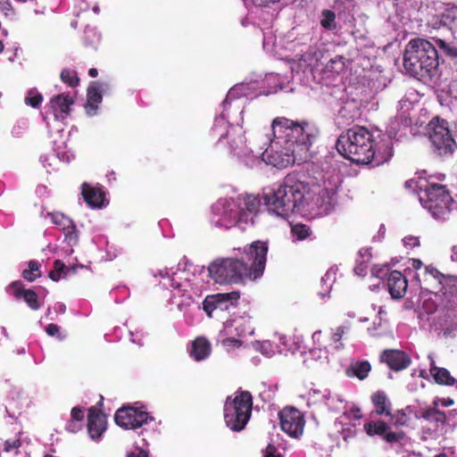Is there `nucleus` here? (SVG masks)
Here are the masks:
<instances>
[{
	"label": "nucleus",
	"mask_w": 457,
	"mask_h": 457,
	"mask_svg": "<svg viewBox=\"0 0 457 457\" xmlns=\"http://www.w3.org/2000/svg\"><path fill=\"white\" fill-rule=\"evenodd\" d=\"M273 133L278 138H284L285 152L274 150L278 142H271L270 147L262 154L267 163L278 168L293 164L296 158H303L320 136L318 127L309 121H295L286 117H277L272 121ZM307 155L304 156L306 158Z\"/></svg>",
	"instance_id": "nucleus-1"
},
{
	"label": "nucleus",
	"mask_w": 457,
	"mask_h": 457,
	"mask_svg": "<svg viewBox=\"0 0 457 457\" xmlns=\"http://www.w3.org/2000/svg\"><path fill=\"white\" fill-rule=\"evenodd\" d=\"M336 147L342 156L358 164L379 166L393 156L392 139L383 136L377 142L373 134L362 126H354L341 134Z\"/></svg>",
	"instance_id": "nucleus-2"
},
{
	"label": "nucleus",
	"mask_w": 457,
	"mask_h": 457,
	"mask_svg": "<svg viewBox=\"0 0 457 457\" xmlns=\"http://www.w3.org/2000/svg\"><path fill=\"white\" fill-rule=\"evenodd\" d=\"M263 199L270 212L284 218L295 212H318L322 203L319 195L293 177L285 178L281 184L265 193Z\"/></svg>",
	"instance_id": "nucleus-3"
},
{
	"label": "nucleus",
	"mask_w": 457,
	"mask_h": 457,
	"mask_svg": "<svg viewBox=\"0 0 457 457\" xmlns=\"http://www.w3.org/2000/svg\"><path fill=\"white\" fill-rule=\"evenodd\" d=\"M440 55L430 40L416 37L408 42L403 54V67L411 76L432 79L436 75Z\"/></svg>",
	"instance_id": "nucleus-4"
},
{
	"label": "nucleus",
	"mask_w": 457,
	"mask_h": 457,
	"mask_svg": "<svg viewBox=\"0 0 457 457\" xmlns=\"http://www.w3.org/2000/svg\"><path fill=\"white\" fill-rule=\"evenodd\" d=\"M210 277L219 284H244L253 280L244 258H223L212 262L208 268Z\"/></svg>",
	"instance_id": "nucleus-5"
},
{
	"label": "nucleus",
	"mask_w": 457,
	"mask_h": 457,
	"mask_svg": "<svg viewBox=\"0 0 457 457\" xmlns=\"http://www.w3.org/2000/svg\"><path fill=\"white\" fill-rule=\"evenodd\" d=\"M253 408V396L248 391H237L224 403V420L228 428L239 432L248 423Z\"/></svg>",
	"instance_id": "nucleus-6"
},
{
	"label": "nucleus",
	"mask_w": 457,
	"mask_h": 457,
	"mask_svg": "<svg viewBox=\"0 0 457 457\" xmlns=\"http://www.w3.org/2000/svg\"><path fill=\"white\" fill-rule=\"evenodd\" d=\"M420 204L436 218L448 220L453 200L446 186L437 183H428L419 195Z\"/></svg>",
	"instance_id": "nucleus-7"
},
{
	"label": "nucleus",
	"mask_w": 457,
	"mask_h": 457,
	"mask_svg": "<svg viewBox=\"0 0 457 457\" xmlns=\"http://www.w3.org/2000/svg\"><path fill=\"white\" fill-rule=\"evenodd\" d=\"M429 139L438 154H451L456 146L446 120L434 117L428 125Z\"/></svg>",
	"instance_id": "nucleus-8"
},
{
	"label": "nucleus",
	"mask_w": 457,
	"mask_h": 457,
	"mask_svg": "<svg viewBox=\"0 0 457 457\" xmlns=\"http://www.w3.org/2000/svg\"><path fill=\"white\" fill-rule=\"evenodd\" d=\"M268 250V243L260 240L244 248L245 257H242L248 263V270L253 280L261 278L264 272Z\"/></svg>",
	"instance_id": "nucleus-9"
},
{
	"label": "nucleus",
	"mask_w": 457,
	"mask_h": 457,
	"mask_svg": "<svg viewBox=\"0 0 457 457\" xmlns=\"http://www.w3.org/2000/svg\"><path fill=\"white\" fill-rule=\"evenodd\" d=\"M268 250V243L260 240L244 248L245 257H242L248 263V270L253 280L261 278L264 272Z\"/></svg>",
	"instance_id": "nucleus-10"
},
{
	"label": "nucleus",
	"mask_w": 457,
	"mask_h": 457,
	"mask_svg": "<svg viewBox=\"0 0 457 457\" xmlns=\"http://www.w3.org/2000/svg\"><path fill=\"white\" fill-rule=\"evenodd\" d=\"M371 274L386 281L387 290L393 299H402L407 291L408 281L399 270H390L388 266H374Z\"/></svg>",
	"instance_id": "nucleus-11"
},
{
	"label": "nucleus",
	"mask_w": 457,
	"mask_h": 457,
	"mask_svg": "<svg viewBox=\"0 0 457 457\" xmlns=\"http://www.w3.org/2000/svg\"><path fill=\"white\" fill-rule=\"evenodd\" d=\"M363 430L369 436H378L387 444H400L406 438L403 430L393 431L388 423L382 420H370L364 423Z\"/></svg>",
	"instance_id": "nucleus-12"
},
{
	"label": "nucleus",
	"mask_w": 457,
	"mask_h": 457,
	"mask_svg": "<svg viewBox=\"0 0 457 457\" xmlns=\"http://www.w3.org/2000/svg\"><path fill=\"white\" fill-rule=\"evenodd\" d=\"M281 430L293 438L303 435L305 419L303 412L295 407H286L278 413Z\"/></svg>",
	"instance_id": "nucleus-13"
},
{
	"label": "nucleus",
	"mask_w": 457,
	"mask_h": 457,
	"mask_svg": "<svg viewBox=\"0 0 457 457\" xmlns=\"http://www.w3.org/2000/svg\"><path fill=\"white\" fill-rule=\"evenodd\" d=\"M153 417L145 411L133 406H123L116 410V425L125 429H136L142 427Z\"/></svg>",
	"instance_id": "nucleus-14"
},
{
	"label": "nucleus",
	"mask_w": 457,
	"mask_h": 457,
	"mask_svg": "<svg viewBox=\"0 0 457 457\" xmlns=\"http://www.w3.org/2000/svg\"><path fill=\"white\" fill-rule=\"evenodd\" d=\"M239 298V291L207 295L203 302V309L209 317H212V312L216 310L228 311L231 307H235Z\"/></svg>",
	"instance_id": "nucleus-15"
},
{
	"label": "nucleus",
	"mask_w": 457,
	"mask_h": 457,
	"mask_svg": "<svg viewBox=\"0 0 457 457\" xmlns=\"http://www.w3.org/2000/svg\"><path fill=\"white\" fill-rule=\"evenodd\" d=\"M220 227L230 228L240 226L242 223H247V212H245L241 204L228 202L218 220Z\"/></svg>",
	"instance_id": "nucleus-16"
},
{
	"label": "nucleus",
	"mask_w": 457,
	"mask_h": 457,
	"mask_svg": "<svg viewBox=\"0 0 457 457\" xmlns=\"http://www.w3.org/2000/svg\"><path fill=\"white\" fill-rule=\"evenodd\" d=\"M379 360L395 371H400L407 369L411 363V359L408 353L401 350L386 349L380 354Z\"/></svg>",
	"instance_id": "nucleus-17"
},
{
	"label": "nucleus",
	"mask_w": 457,
	"mask_h": 457,
	"mask_svg": "<svg viewBox=\"0 0 457 457\" xmlns=\"http://www.w3.org/2000/svg\"><path fill=\"white\" fill-rule=\"evenodd\" d=\"M81 195L84 201L92 209H101L109 204L102 188L93 187L87 182L81 186Z\"/></svg>",
	"instance_id": "nucleus-18"
},
{
	"label": "nucleus",
	"mask_w": 457,
	"mask_h": 457,
	"mask_svg": "<svg viewBox=\"0 0 457 457\" xmlns=\"http://www.w3.org/2000/svg\"><path fill=\"white\" fill-rule=\"evenodd\" d=\"M47 215L50 216L52 222L62 230L65 241H67L68 244H77L78 231L72 220L62 212H53L48 213Z\"/></svg>",
	"instance_id": "nucleus-19"
},
{
	"label": "nucleus",
	"mask_w": 457,
	"mask_h": 457,
	"mask_svg": "<svg viewBox=\"0 0 457 457\" xmlns=\"http://www.w3.org/2000/svg\"><path fill=\"white\" fill-rule=\"evenodd\" d=\"M106 425L107 421L104 413L96 406L90 407L87 415V431L91 438L96 439L100 437L105 431Z\"/></svg>",
	"instance_id": "nucleus-20"
},
{
	"label": "nucleus",
	"mask_w": 457,
	"mask_h": 457,
	"mask_svg": "<svg viewBox=\"0 0 457 457\" xmlns=\"http://www.w3.org/2000/svg\"><path fill=\"white\" fill-rule=\"evenodd\" d=\"M8 288L10 291H12V294L17 300L22 298L31 310L37 311L40 309L41 303L37 293L32 289H25L21 280L12 282Z\"/></svg>",
	"instance_id": "nucleus-21"
},
{
	"label": "nucleus",
	"mask_w": 457,
	"mask_h": 457,
	"mask_svg": "<svg viewBox=\"0 0 457 457\" xmlns=\"http://www.w3.org/2000/svg\"><path fill=\"white\" fill-rule=\"evenodd\" d=\"M374 410L370 412V418L377 416H391V403L383 391H377L371 395Z\"/></svg>",
	"instance_id": "nucleus-22"
},
{
	"label": "nucleus",
	"mask_w": 457,
	"mask_h": 457,
	"mask_svg": "<svg viewBox=\"0 0 457 457\" xmlns=\"http://www.w3.org/2000/svg\"><path fill=\"white\" fill-rule=\"evenodd\" d=\"M212 347L210 342L203 337H196L191 344L189 355L196 361H201L209 357Z\"/></svg>",
	"instance_id": "nucleus-23"
},
{
	"label": "nucleus",
	"mask_w": 457,
	"mask_h": 457,
	"mask_svg": "<svg viewBox=\"0 0 457 457\" xmlns=\"http://www.w3.org/2000/svg\"><path fill=\"white\" fill-rule=\"evenodd\" d=\"M438 50L440 58L445 56L450 59L457 58V46L454 41L439 37H431L429 39Z\"/></svg>",
	"instance_id": "nucleus-24"
},
{
	"label": "nucleus",
	"mask_w": 457,
	"mask_h": 457,
	"mask_svg": "<svg viewBox=\"0 0 457 457\" xmlns=\"http://www.w3.org/2000/svg\"><path fill=\"white\" fill-rule=\"evenodd\" d=\"M74 104L73 98L70 95L60 94L51 98L50 107L54 112L56 118L59 117L58 112L61 114L69 115L71 112V106Z\"/></svg>",
	"instance_id": "nucleus-25"
},
{
	"label": "nucleus",
	"mask_w": 457,
	"mask_h": 457,
	"mask_svg": "<svg viewBox=\"0 0 457 457\" xmlns=\"http://www.w3.org/2000/svg\"><path fill=\"white\" fill-rule=\"evenodd\" d=\"M102 85L98 81L91 82L87 90L86 108L87 112H96L98 108V104L102 102Z\"/></svg>",
	"instance_id": "nucleus-26"
},
{
	"label": "nucleus",
	"mask_w": 457,
	"mask_h": 457,
	"mask_svg": "<svg viewBox=\"0 0 457 457\" xmlns=\"http://www.w3.org/2000/svg\"><path fill=\"white\" fill-rule=\"evenodd\" d=\"M85 410L75 406L71 411V419L65 423V430L69 433H77L83 428Z\"/></svg>",
	"instance_id": "nucleus-27"
},
{
	"label": "nucleus",
	"mask_w": 457,
	"mask_h": 457,
	"mask_svg": "<svg viewBox=\"0 0 457 457\" xmlns=\"http://www.w3.org/2000/svg\"><path fill=\"white\" fill-rule=\"evenodd\" d=\"M371 370V365L368 361H357L346 369L345 373L348 377H356L360 380L368 378Z\"/></svg>",
	"instance_id": "nucleus-28"
},
{
	"label": "nucleus",
	"mask_w": 457,
	"mask_h": 457,
	"mask_svg": "<svg viewBox=\"0 0 457 457\" xmlns=\"http://www.w3.org/2000/svg\"><path fill=\"white\" fill-rule=\"evenodd\" d=\"M420 418L436 425H445L447 421L445 412L438 410L433 404L428 408L423 409L420 413Z\"/></svg>",
	"instance_id": "nucleus-29"
},
{
	"label": "nucleus",
	"mask_w": 457,
	"mask_h": 457,
	"mask_svg": "<svg viewBox=\"0 0 457 457\" xmlns=\"http://www.w3.org/2000/svg\"><path fill=\"white\" fill-rule=\"evenodd\" d=\"M28 266H29V269L24 270L21 273V277L25 280H27L29 282H33L37 278L41 277V272L39 270L40 264L37 261H35V260L29 261Z\"/></svg>",
	"instance_id": "nucleus-30"
},
{
	"label": "nucleus",
	"mask_w": 457,
	"mask_h": 457,
	"mask_svg": "<svg viewBox=\"0 0 457 457\" xmlns=\"http://www.w3.org/2000/svg\"><path fill=\"white\" fill-rule=\"evenodd\" d=\"M345 69V57L337 55L331 58L325 65L324 71L331 73H340Z\"/></svg>",
	"instance_id": "nucleus-31"
},
{
	"label": "nucleus",
	"mask_w": 457,
	"mask_h": 457,
	"mask_svg": "<svg viewBox=\"0 0 457 457\" xmlns=\"http://www.w3.org/2000/svg\"><path fill=\"white\" fill-rule=\"evenodd\" d=\"M440 22L450 29L457 27V7L445 10L441 15Z\"/></svg>",
	"instance_id": "nucleus-32"
},
{
	"label": "nucleus",
	"mask_w": 457,
	"mask_h": 457,
	"mask_svg": "<svg viewBox=\"0 0 457 457\" xmlns=\"http://www.w3.org/2000/svg\"><path fill=\"white\" fill-rule=\"evenodd\" d=\"M245 212H247V221L250 219V215L253 213H256L260 207V200L258 197L254 195H247L245 197L243 201V205Z\"/></svg>",
	"instance_id": "nucleus-33"
},
{
	"label": "nucleus",
	"mask_w": 457,
	"mask_h": 457,
	"mask_svg": "<svg viewBox=\"0 0 457 457\" xmlns=\"http://www.w3.org/2000/svg\"><path fill=\"white\" fill-rule=\"evenodd\" d=\"M61 80L71 87H76L79 84V78L75 71L63 69L60 74Z\"/></svg>",
	"instance_id": "nucleus-34"
},
{
	"label": "nucleus",
	"mask_w": 457,
	"mask_h": 457,
	"mask_svg": "<svg viewBox=\"0 0 457 457\" xmlns=\"http://www.w3.org/2000/svg\"><path fill=\"white\" fill-rule=\"evenodd\" d=\"M291 233L297 240H304L312 235V231L308 225L296 223L291 227Z\"/></svg>",
	"instance_id": "nucleus-35"
},
{
	"label": "nucleus",
	"mask_w": 457,
	"mask_h": 457,
	"mask_svg": "<svg viewBox=\"0 0 457 457\" xmlns=\"http://www.w3.org/2000/svg\"><path fill=\"white\" fill-rule=\"evenodd\" d=\"M70 271V269L61 260H55L54 262V270L49 272V278L53 281H58L62 275L66 276Z\"/></svg>",
	"instance_id": "nucleus-36"
},
{
	"label": "nucleus",
	"mask_w": 457,
	"mask_h": 457,
	"mask_svg": "<svg viewBox=\"0 0 457 457\" xmlns=\"http://www.w3.org/2000/svg\"><path fill=\"white\" fill-rule=\"evenodd\" d=\"M227 127V122L222 118L215 120L212 130L214 136H219V141L222 140L226 137H228Z\"/></svg>",
	"instance_id": "nucleus-37"
},
{
	"label": "nucleus",
	"mask_w": 457,
	"mask_h": 457,
	"mask_svg": "<svg viewBox=\"0 0 457 457\" xmlns=\"http://www.w3.org/2000/svg\"><path fill=\"white\" fill-rule=\"evenodd\" d=\"M322 20L320 21V24L323 28L331 29L335 28L334 22L336 19L335 12L330 10H323L322 11Z\"/></svg>",
	"instance_id": "nucleus-38"
},
{
	"label": "nucleus",
	"mask_w": 457,
	"mask_h": 457,
	"mask_svg": "<svg viewBox=\"0 0 457 457\" xmlns=\"http://www.w3.org/2000/svg\"><path fill=\"white\" fill-rule=\"evenodd\" d=\"M43 101V96L40 93H34L31 90L28 93L25 97V104L30 105L33 108H37L40 105Z\"/></svg>",
	"instance_id": "nucleus-39"
},
{
	"label": "nucleus",
	"mask_w": 457,
	"mask_h": 457,
	"mask_svg": "<svg viewBox=\"0 0 457 457\" xmlns=\"http://www.w3.org/2000/svg\"><path fill=\"white\" fill-rule=\"evenodd\" d=\"M350 329L351 325L349 323L337 327L331 335V340L334 343L340 342L343 337L347 334Z\"/></svg>",
	"instance_id": "nucleus-40"
},
{
	"label": "nucleus",
	"mask_w": 457,
	"mask_h": 457,
	"mask_svg": "<svg viewBox=\"0 0 457 457\" xmlns=\"http://www.w3.org/2000/svg\"><path fill=\"white\" fill-rule=\"evenodd\" d=\"M391 419L395 426H406L409 421V418L403 410H399L395 415L391 414Z\"/></svg>",
	"instance_id": "nucleus-41"
},
{
	"label": "nucleus",
	"mask_w": 457,
	"mask_h": 457,
	"mask_svg": "<svg viewBox=\"0 0 457 457\" xmlns=\"http://www.w3.org/2000/svg\"><path fill=\"white\" fill-rule=\"evenodd\" d=\"M21 445L20 438L8 439L4 444V451L11 452L12 450L18 449Z\"/></svg>",
	"instance_id": "nucleus-42"
},
{
	"label": "nucleus",
	"mask_w": 457,
	"mask_h": 457,
	"mask_svg": "<svg viewBox=\"0 0 457 457\" xmlns=\"http://www.w3.org/2000/svg\"><path fill=\"white\" fill-rule=\"evenodd\" d=\"M368 263L369 262L367 261H358V263L354 268V272L359 276L364 277L367 274Z\"/></svg>",
	"instance_id": "nucleus-43"
},
{
	"label": "nucleus",
	"mask_w": 457,
	"mask_h": 457,
	"mask_svg": "<svg viewBox=\"0 0 457 457\" xmlns=\"http://www.w3.org/2000/svg\"><path fill=\"white\" fill-rule=\"evenodd\" d=\"M453 403H454V401L452 398H439V397H436L432 402V404L434 406H436V407L439 404L442 405L443 407H449V406L453 405Z\"/></svg>",
	"instance_id": "nucleus-44"
},
{
	"label": "nucleus",
	"mask_w": 457,
	"mask_h": 457,
	"mask_svg": "<svg viewBox=\"0 0 457 457\" xmlns=\"http://www.w3.org/2000/svg\"><path fill=\"white\" fill-rule=\"evenodd\" d=\"M263 457H282V455L278 453L274 445L269 444L265 449Z\"/></svg>",
	"instance_id": "nucleus-45"
},
{
	"label": "nucleus",
	"mask_w": 457,
	"mask_h": 457,
	"mask_svg": "<svg viewBox=\"0 0 457 457\" xmlns=\"http://www.w3.org/2000/svg\"><path fill=\"white\" fill-rule=\"evenodd\" d=\"M405 245L410 246L411 248L416 247L420 245V239L414 236H408L403 239Z\"/></svg>",
	"instance_id": "nucleus-46"
},
{
	"label": "nucleus",
	"mask_w": 457,
	"mask_h": 457,
	"mask_svg": "<svg viewBox=\"0 0 457 457\" xmlns=\"http://www.w3.org/2000/svg\"><path fill=\"white\" fill-rule=\"evenodd\" d=\"M426 271L434 278L437 279L439 283H442L441 279L445 278L444 274H442L437 269L434 267H426Z\"/></svg>",
	"instance_id": "nucleus-47"
},
{
	"label": "nucleus",
	"mask_w": 457,
	"mask_h": 457,
	"mask_svg": "<svg viewBox=\"0 0 457 457\" xmlns=\"http://www.w3.org/2000/svg\"><path fill=\"white\" fill-rule=\"evenodd\" d=\"M46 332L51 337L59 336V327L56 324L50 323L46 326Z\"/></svg>",
	"instance_id": "nucleus-48"
},
{
	"label": "nucleus",
	"mask_w": 457,
	"mask_h": 457,
	"mask_svg": "<svg viewBox=\"0 0 457 457\" xmlns=\"http://www.w3.org/2000/svg\"><path fill=\"white\" fill-rule=\"evenodd\" d=\"M359 254L363 261H367L368 262H370L372 254L370 249L368 248H362L359 251Z\"/></svg>",
	"instance_id": "nucleus-49"
},
{
	"label": "nucleus",
	"mask_w": 457,
	"mask_h": 457,
	"mask_svg": "<svg viewBox=\"0 0 457 457\" xmlns=\"http://www.w3.org/2000/svg\"><path fill=\"white\" fill-rule=\"evenodd\" d=\"M127 457H149L148 452L143 449H136V451L128 453Z\"/></svg>",
	"instance_id": "nucleus-50"
},
{
	"label": "nucleus",
	"mask_w": 457,
	"mask_h": 457,
	"mask_svg": "<svg viewBox=\"0 0 457 457\" xmlns=\"http://www.w3.org/2000/svg\"><path fill=\"white\" fill-rule=\"evenodd\" d=\"M253 4L256 6H267L270 4H274L276 2H278L279 0H251Z\"/></svg>",
	"instance_id": "nucleus-51"
},
{
	"label": "nucleus",
	"mask_w": 457,
	"mask_h": 457,
	"mask_svg": "<svg viewBox=\"0 0 457 457\" xmlns=\"http://www.w3.org/2000/svg\"><path fill=\"white\" fill-rule=\"evenodd\" d=\"M170 287L173 289H177L179 295H183V292L181 290V284L179 282L175 281L173 278L170 279Z\"/></svg>",
	"instance_id": "nucleus-52"
},
{
	"label": "nucleus",
	"mask_w": 457,
	"mask_h": 457,
	"mask_svg": "<svg viewBox=\"0 0 457 457\" xmlns=\"http://www.w3.org/2000/svg\"><path fill=\"white\" fill-rule=\"evenodd\" d=\"M224 343L228 345H233V346H239L241 345V342L238 339L232 338V337L226 339L224 341Z\"/></svg>",
	"instance_id": "nucleus-53"
},
{
	"label": "nucleus",
	"mask_w": 457,
	"mask_h": 457,
	"mask_svg": "<svg viewBox=\"0 0 457 457\" xmlns=\"http://www.w3.org/2000/svg\"><path fill=\"white\" fill-rule=\"evenodd\" d=\"M451 260L457 263V245H453L451 248Z\"/></svg>",
	"instance_id": "nucleus-54"
},
{
	"label": "nucleus",
	"mask_w": 457,
	"mask_h": 457,
	"mask_svg": "<svg viewBox=\"0 0 457 457\" xmlns=\"http://www.w3.org/2000/svg\"><path fill=\"white\" fill-rule=\"evenodd\" d=\"M451 111L453 112V122L454 125V129L457 131V104L453 105V109H451Z\"/></svg>",
	"instance_id": "nucleus-55"
},
{
	"label": "nucleus",
	"mask_w": 457,
	"mask_h": 457,
	"mask_svg": "<svg viewBox=\"0 0 457 457\" xmlns=\"http://www.w3.org/2000/svg\"><path fill=\"white\" fill-rule=\"evenodd\" d=\"M411 266L414 270H420L423 266V263L420 259H412Z\"/></svg>",
	"instance_id": "nucleus-56"
},
{
	"label": "nucleus",
	"mask_w": 457,
	"mask_h": 457,
	"mask_svg": "<svg viewBox=\"0 0 457 457\" xmlns=\"http://www.w3.org/2000/svg\"><path fill=\"white\" fill-rule=\"evenodd\" d=\"M88 75L92 78H96L98 75V71L96 68H91L88 71Z\"/></svg>",
	"instance_id": "nucleus-57"
},
{
	"label": "nucleus",
	"mask_w": 457,
	"mask_h": 457,
	"mask_svg": "<svg viewBox=\"0 0 457 457\" xmlns=\"http://www.w3.org/2000/svg\"><path fill=\"white\" fill-rule=\"evenodd\" d=\"M353 411L354 418H356V419L361 418V410L359 408L353 410Z\"/></svg>",
	"instance_id": "nucleus-58"
},
{
	"label": "nucleus",
	"mask_w": 457,
	"mask_h": 457,
	"mask_svg": "<svg viewBox=\"0 0 457 457\" xmlns=\"http://www.w3.org/2000/svg\"><path fill=\"white\" fill-rule=\"evenodd\" d=\"M160 276L162 278H165V277H169V274L166 270H164V271L162 270V271H160Z\"/></svg>",
	"instance_id": "nucleus-59"
},
{
	"label": "nucleus",
	"mask_w": 457,
	"mask_h": 457,
	"mask_svg": "<svg viewBox=\"0 0 457 457\" xmlns=\"http://www.w3.org/2000/svg\"><path fill=\"white\" fill-rule=\"evenodd\" d=\"M320 335H321V331H316V332L313 334L312 337H313V338H315L316 337L320 336Z\"/></svg>",
	"instance_id": "nucleus-60"
},
{
	"label": "nucleus",
	"mask_w": 457,
	"mask_h": 457,
	"mask_svg": "<svg viewBox=\"0 0 457 457\" xmlns=\"http://www.w3.org/2000/svg\"><path fill=\"white\" fill-rule=\"evenodd\" d=\"M4 50V44L2 41H0V53Z\"/></svg>",
	"instance_id": "nucleus-61"
},
{
	"label": "nucleus",
	"mask_w": 457,
	"mask_h": 457,
	"mask_svg": "<svg viewBox=\"0 0 457 457\" xmlns=\"http://www.w3.org/2000/svg\"><path fill=\"white\" fill-rule=\"evenodd\" d=\"M436 457H448L445 453H439Z\"/></svg>",
	"instance_id": "nucleus-62"
},
{
	"label": "nucleus",
	"mask_w": 457,
	"mask_h": 457,
	"mask_svg": "<svg viewBox=\"0 0 457 457\" xmlns=\"http://www.w3.org/2000/svg\"><path fill=\"white\" fill-rule=\"evenodd\" d=\"M231 147H232L233 149H235V148H238V145H236V146H233V145H232Z\"/></svg>",
	"instance_id": "nucleus-63"
}]
</instances>
